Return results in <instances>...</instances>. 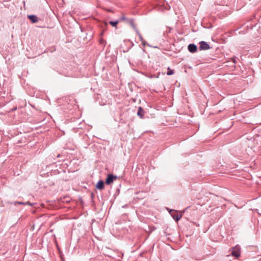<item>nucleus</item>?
<instances>
[{
	"mask_svg": "<svg viewBox=\"0 0 261 261\" xmlns=\"http://www.w3.org/2000/svg\"><path fill=\"white\" fill-rule=\"evenodd\" d=\"M127 22L132 27L135 31H136V30H138L134 24V20L133 19L127 20Z\"/></svg>",
	"mask_w": 261,
	"mask_h": 261,
	"instance_id": "obj_9",
	"label": "nucleus"
},
{
	"mask_svg": "<svg viewBox=\"0 0 261 261\" xmlns=\"http://www.w3.org/2000/svg\"><path fill=\"white\" fill-rule=\"evenodd\" d=\"M142 44L143 46L147 45L148 46L152 47V46L150 45L149 44H148L146 41L144 40H143V41H141ZM153 48H158L157 46H152Z\"/></svg>",
	"mask_w": 261,
	"mask_h": 261,
	"instance_id": "obj_12",
	"label": "nucleus"
},
{
	"mask_svg": "<svg viewBox=\"0 0 261 261\" xmlns=\"http://www.w3.org/2000/svg\"><path fill=\"white\" fill-rule=\"evenodd\" d=\"M136 33L137 34V35H138L139 37V39L141 41H143V37L142 36L141 34L140 33V32H139V31L138 30H136Z\"/></svg>",
	"mask_w": 261,
	"mask_h": 261,
	"instance_id": "obj_14",
	"label": "nucleus"
},
{
	"mask_svg": "<svg viewBox=\"0 0 261 261\" xmlns=\"http://www.w3.org/2000/svg\"><path fill=\"white\" fill-rule=\"evenodd\" d=\"M236 57H235L232 58V61H233V63H234V64L236 63Z\"/></svg>",
	"mask_w": 261,
	"mask_h": 261,
	"instance_id": "obj_17",
	"label": "nucleus"
},
{
	"mask_svg": "<svg viewBox=\"0 0 261 261\" xmlns=\"http://www.w3.org/2000/svg\"><path fill=\"white\" fill-rule=\"evenodd\" d=\"M144 114V110L141 108L139 107L137 112V115L140 116V118H142Z\"/></svg>",
	"mask_w": 261,
	"mask_h": 261,
	"instance_id": "obj_8",
	"label": "nucleus"
},
{
	"mask_svg": "<svg viewBox=\"0 0 261 261\" xmlns=\"http://www.w3.org/2000/svg\"><path fill=\"white\" fill-rule=\"evenodd\" d=\"M96 188L98 190H102L104 188V182L102 180H99L96 185Z\"/></svg>",
	"mask_w": 261,
	"mask_h": 261,
	"instance_id": "obj_6",
	"label": "nucleus"
},
{
	"mask_svg": "<svg viewBox=\"0 0 261 261\" xmlns=\"http://www.w3.org/2000/svg\"><path fill=\"white\" fill-rule=\"evenodd\" d=\"M119 22V20H115V21H110L109 22V23L113 27H117V25Z\"/></svg>",
	"mask_w": 261,
	"mask_h": 261,
	"instance_id": "obj_10",
	"label": "nucleus"
},
{
	"mask_svg": "<svg viewBox=\"0 0 261 261\" xmlns=\"http://www.w3.org/2000/svg\"><path fill=\"white\" fill-rule=\"evenodd\" d=\"M188 50L191 53H194L197 50V47L195 44H190L188 46Z\"/></svg>",
	"mask_w": 261,
	"mask_h": 261,
	"instance_id": "obj_4",
	"label": "nucleus"
},
{
	"mask_svg": "<svg viewBox=\"0 0 261 261\" xmlns=\"http://www.w3.org/2000/svg\"><path fill=\"white\" fill-rule=\"evenodd\" d=\"M117 178V176L113 174H110L108 175L107 178L106 179L105 182L107 185H109L112 183L115 179Z\"/></svg>",
	"mask_w": 261,
	"mask_h": 261,
	"instance_id": "obj_2",
	"label": "nucleus"
},
{
	"mask_svg": "<svg viewBox=\"0 0 261 261\" xmlns=\"http://www.w3.org/2000/svg\"><path fill=\"white\" fill-rule=\"evenodd\" d=\"M241 253L240 251V247L238 245L236 246L235 247L232 248V251L231 254L236 257H238L240 256Z\"/></svg>",
	"mask_w": 261,
	"mask_h": 261,
	"instance_id": "obj_1",
	"label": "nucleus"
},
{
	"mask_svg": "<svg viewBox=\"0 0 261 261\" xmlns=\"http://www.w3.org/2000/svg\"><path fill=\"white\" fill-rule=\"evenodd\" d=\"M18 202H19V201H15V202H10L9 203H10L11 204H18Z\"/></svg>",
	"mask_w": 261,
	"mask_h": 261,
	"instance_id": "obj_16",
	"label": "nucleus"
},
{
	"mask_svg": "<svg viewBox=\"0 0 261 261\" xmlns=\"http://www.w3.org/2000/svg\"><path fill=\"white\" fill-rule=\"evenodd\" d=\"M173 211H174L173 210H170V211H169V213L171 214V215L172 217V218L174 219V220L176 222H178L180 220V219L181 218V215H179L178 214H171V212H173Z\"/></svg>",
	"mask_w": 261,
	"mask_h": 261,
	"instance_id": "obj_5",
	"label": "nucleus"
},
{
	"mask_svg": "<svg viewBox=\"0 0 261 261\" xmlns=\"http://www.w3.org/2000/svg\"><path fill=\"white\" fill-rule=\"evenodd\" d=\"M18 204H20V205H32V204L30 202H29V201H27V202H18Z\"/></svg>",
	"mask_w": 261,
	"mask_h": 261,
	"instance_id": "obj_13",
	"label": "nucleus"
},
{
	"mask_svg": "<svg viewBox=\"0 0 261 261\" xmlns=\"http://www.w3.org/2000/svg\"><path fill=\"white\" fill-rule=\"evenodd\" d=\"M210 48V46L206 42L204 41H201L199 42V49L200 50H207Z\"/></svg>",
	"mask_w": 261,
	"mask_h": 261,
	"instance_id": "obj_3",
	"label": "nucleus"
},
{
	"mask_svg": "<svg viewBox=\"0 0 261 261\" xmlns=\"http://www.w3.org/2000/svg\"><path fill=\"white\" fill-rule=\"evenodd\" d=\"M28 17L33 23H36L38 21V17L35 15H28Z\"/></svg>",
	"mask_w": 261,
	"mask_h": 261,
	"instance_id": "obj_7",
	"label": "nucleus"
},
{
	"mask_svg": "<svg viewBox=\"0 0 261 261\" xmlns=\"http://www.w3.org/2000/svg\"><path fill=\"white\" fill-rule=\"evenodd\" d=\"M128 20L124 16H122L121 18H120V20Z\"/></svg>",
	"mask_w": 261,
	"mask_h": 261,
	"instance_id": "obj_15",
	"label": "nucleus"
},
{
	"mask_svg": "<svg viewBox=\"0 0 261 261\" xmlns=\"http://www.w3.org/2000/svg\"><path fill=\"white\" fill-rule=\"evenodd\" d=\"M174 73V70L171 69L169 67L168 68V71L167 74L168 75H171Z\"/></svg>",
	"mask_w": 261,
	"mask_h": 261,
	"instance_id": "obj_11",
	"label": "nucleus"
}]
</instances>
